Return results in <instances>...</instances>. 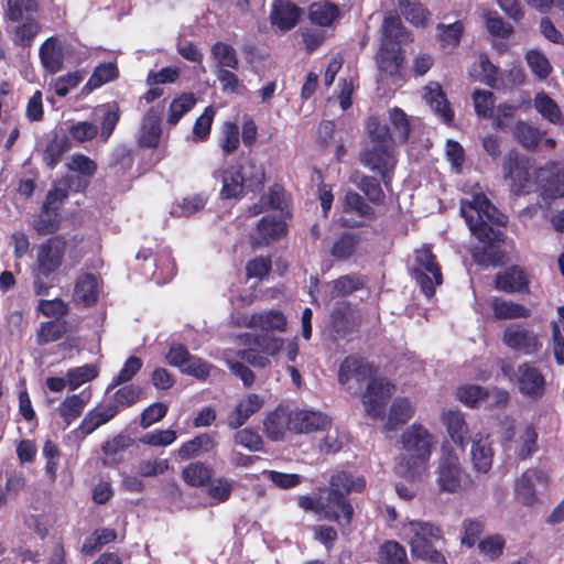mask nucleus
<instances>
[{
    "instance_id": "nucleus-1",
    "label": "nucleus",
    "mask_w": 564,
    "mask_h": 564,
    "mask_svg": "<svg viewBox=\"0 0 564 564\" xmlns=\"http://www.w3.org/2000/svg\"><path fill=\"white\" fill-rule=\"evenodd\" d=\"M400 442L403 453L398 459V473L411 480H423L429 475L435 436L422 424L414 423L402 432Z\"/></svg>"
},
{
    "instance_id": "nucleus-2",
    "label": "nucleus",
    "mask_w": 564,
    "mask_h": 564,
    "mask_svg": "<svg viewBox=\"0 0 564 564\" xmlns=\"http://www.w3.org/2000/svg\"><path fill=\"white\" fill-rule=\"evenodd\" d=\"M67 250V240L55 235L36 248L35 262L32 267V289L36 296H46L55 285L56 273L63 264Z\"/></svg>"
},
{
    "instance_id": "nucleus-3",
    "label": "nucleus",
    "mask_w": 564,
    "mask_h": 564,
    "mask_svg": "<svg viewBox=\"0 0 564 564\" xmlns=\"http://www.w3.org/2000/svg\"><path fill=\"white\" fill-rule=\"evenodd\" d=\"M460 214L479 241L492 245L500 240L501 232L494 226L506 225L507 217L484 194H475L470 200H462Z\"/></svg>"
},
{
    "instance_id": "nucleus-4",
    "label": "nucleus",
    "mask_w": 564,
    "mask_h": 564,
    "mask_svg": "<svg viewBox=\"0 0 564 564\" xmlns=\"http://www.w3.org/2000/svg\"><path fill=\"white\" fill-rule=\"evenodd\" d=\"M365 486L366 481L360 477L354 480L346 473L333 476L327 495H321V502L325 505V508H321V516L332 521H339L343 517L349 523L352 517V507L346 500L345 495L350 491H361Z\"/></svg>"
},
{
    "instance_id": "nucleus-5",
    "label": "nucleus",
    "mask_w": 564,
    "mask_h": 564,
    "mask_svg": "<svg viewBox=\"0 0 564 564\" xmlns=\"http://www.w3.org/2000/svg\"><path fill=\"white\" fill-rule=\"evenodd\" d=\"M401 533L413 556L435 564H446L442 553L433 545L434 541L442 539L440 528L431 522L413 520L402 525Z\"/></svg>"
},
{
    "instance_id": "nucleus-6",
    "label": "nucleus",
    "mask_w": 564,
    "mask_h": 564,
    "mask_svg": "<svg viewBox=\"0 0 564 564\" xmlns=\"http://www.w3.org/2000/svg\"><path fill=\"white\" fill-rule=\"evenodd\" d=\"M502 172L506 180L510 181V189L519 195L530 193L540 187L541 177L552 173L550 169H535L529 159L510 151L502 163Z\"/></svg>"
},
{
    "instance_id": "nucleus-7",
    "label": "nucleus",
    "mask_w": 564,
    "mask_h": 564,
    "mask_svg": "<svg viewBox=\"0 0 564 564\" xmlns=\"http://www.w3.org/2000/svg\"><path fill=\"white\" fill-rule=\"evenodd\" d=\"M435 474V481L441 492H459L468 482V475L460 464L459 456L448 443H444L441 447Z\"/></svg>"
},
{
    "instance_id": "nucleus-8",
    "label": "nucleus",
    "mask_w": 564,
    "mask_h": 564,
    "mask_svg": "<svg viewBox=\"0 0 564 564\" xmlns=\"http://www.w3.org/2000/svg\"><path fill=\"white\" fill-rule=\"evenodd\" d=\"M412 275L427 299L432 297L436 286L443 283L441 267L429 247L415 250Z\"/></svg>"
},
{
    "instance_id": "nucleus-9",
    "label": "nucleus",
    "mask_w": 564,
    "mask_h": 564,
    "mask_svg": "<svg viewBox=\"0 0 564 564\" xmlns=\"http://www.w3.org/2000/svg\"><path fill=\"white\" fill-rule=\"evenodd\" d=\"M360 162L373 172H378L384 184L390 182V172L394 169L397 159L393 145L371 144L360 152Z\"/></svg>"
},
{
    "instance_id": "nucleus-10",
    "label": "nucleus",
    "mask_w": 564,
    "mask_h": 564,
    "mask_svg": "<svg viewBox=\"0 0 564 564\" xmlns=\"http://www.w3.org/2000/svg\"><path fill=\"white\" fill-rule=\"evenodd\" d=\"M394 392V386L386 378H372L362 394V404L367 415L372 419L382 416L387 401Z\"/></svg>"
},
{
    "instance_id": "nucleus-11",
    "label": "nucleus",
    "mask_w": 564,
    "mask_h": 564,
    "mask_svg": "<svg viewBox=\"0 0 564 564\" xmlns=\"http://www.w3.org/2000/svg\"><path fill=\"white\" fill-rule=\"evenodd\" d=\"M375 369L362 358L349 356L344 359L338 371V381L350 391L357 389L366 380L373 378Z\"/></svg>"
},
{
    "instance_id": "nucleus-12",
    "label": "nucleus",
    "mask_w": 564,
    "mask_h": 564,
    "mask_svg": "<svg viewBox=\"0 0 564 564\" xmlns=\"http://www.w3.org/2000/svg\"><path fill=\"white\" fill-rule=\"evenodd\" d=\"M514 382L519 392L531 400H539L544 395L546 381L542 372L531 365H519L514 373Z\"/></svg>"
},
{
    "instance_id": "nucleus-13",
    "label": "nucleus",
    "mask_w": 564,
    "mask_h": 564,
    "mask_svg": "<svg viewBox=\"0 0 564 564\" xmlns=\"http://www.w3.org/2000/svg\"><path fill=\"white\" fill-rule=\"evenodd\" d=\"M502 343L507 347L520 350L525 355H533L541 348L538 335L520 324H510L503 329Z\"/></svg>"
},
{
    "instance_id": "nucleus-14",
    "label": "nucleus",
    "mask_w": 564,
    "mask_h": 564,
    "mask_svg": "<svg viewBox=\"0 0 564 564\" xmlns=\"http://www.w3.org/2000/svg\"><path fill=\"white\" fill-rule=\"evenodd\" d=\"M547 478L544 473L535 469L525 470L514 482L516 499L524 506H532L536 501V487L546 486Z\"/></svg>"
},
{
    "instance_id": "nucleus-15",
    "label": "nucleus",
    "mask_w": 564,
    "mask_h": 564,
    "mask_svg": "<svg viewBox=\"0 0 564 564\" xmlns=\"http://www.w3.org/2000/svg\"><path fill=\"white\" fill-rule=\"evenodd\" d=\"M332 420L318 411L294 410L291 432L296 434L326 431L330 427Z\"/></svg>"
},
{
    "instance_id": "nucleus-16",
    "label": "nucleus",
    "mask_w": 564,
    "mask_h": 564,
    "mask_svg": "<svg viewBox=\"0 0 564 564\" xmlns=\"http://www.w3.org/2000/svg\"><path fill=\"white\" fill-rule=\"evenodd\" d=\"M162 110L159 107H150L143 117L138 143L141 148L155 149L161 139Z\"/></svg>"
},
{
    "instance_id": "nucleus-17",
    "label": "nucleus",
    "mask_w": 564,
    "mask_h": 564,
    "mask_svg": "<svg viewBox=\"0 0 564 564\" xmlns=\"http://www.w3.org/2000/svg\"><path fill=\"white\" fill-rule=\"evenodd\" d=\"M118 413V405H112L111 403L97 405L85 414L76 431L82 437H86L98 427L115 419Z\"/></svg>"
},
{
    "instance_id": "nucleus-18",
    "label": "nucleus",
    "mask_w": 564,
    "mask_h": 564,
    "mask_svg": "<svg viewBox=\"0 0 564 564\" xmlns=\"http://www.w3.org/2000/svg\"><path fill=\"white\" fill-rule=\"evenodd\" d=\"M441 422L449 438L464 449L469 440V429L464 414L458 410H444L441 414Z\"/></svg>"
},
{
    "instance_id": "nucleus-19",
    "label": "nucleus",
    "mask_w": 564,
    "mask_h": 564,
    "mask_svg": "<svg viewBox=\"0 0 564 564\" xmlns=\"http://www.w3.org/2000/svg\"><path fill=\"white\" fill-rule=\"evenodd\" d=\"M223 187L220 197L223 199H240L243 196L246 177L242 164H234L221 172Z\"/></svg>"
},
{
    "instance_id": "nucleus-20",
    "label": "nucleus",
    "mask_w": 564,
    "mask_h": 564,
    "mask_svg": "<svg viewBox=\"0 0 564 564\" xmlns=\"http://www.w3.org/2000/svg\"><path fill=\"white\" fill-rule=\"evenodd\" d=\"M39 56L42 66L50 74H57L64 68L61 40L57 36H50L41 44Z\"/></svg>"
},
{
    "instance_id": "nucleus-21",
    "label": "nucleus",
    "mask_w": 564,
    "mask_h": 564,
    "mask_svg": "<svg viewBox=\"0 0 564 564\" xmlns=\"http://www.w3.org/2000/svg\"><path fill=\"white\" fill-rule=\"evenodd\" d=\"M285 232L286 225L281 218L276 216H265L257 226L256 237L252 243L257 247L267 246L281 238Z\"/></svg>"
},
{
    "instance_id": "nucleus-22",
    "label": "nucleus",
    "mask_w": 564,
    "mask_h": 564,
    "mask_svg": "<svg viewBox=\"0 0 564 564\" xmlns=\"http://www.w3.org/2000/svg\"><path fill=\"white\" fill-rule=\"evenodd\" d=\"M271 23L282 31L293 29L300 19V10L289 0H275L271 11Z\"/></svg>"
},
{
    "instance_id": "nucleus-23",
    "label": "nucleus",
    "mask_w": 564,
    "mask_h": 564,
    "mask_svg": "<svg viewBox=\"0 0 564 564\" xmlns=\"http://www.w3.org/2000/svg\"><path fill=\"white\" fill-rule=\"evenodd\" d=\"M291 425H293V411L284 408H278L271 412L263 422L267 435L273 441L282 440L285 432L291 431Z\"/></svg>"
},
{
    "instance_id": "nucleus-24",
    "label": "nucleus",
    "mask_w": 564,
    "mask_h": 564,
    "mask_svg": "<svg viewBox=\"0 0 564 564\" xmlns=\"http://www.w3.org/2000/svg\"><path fill=\"white\" fill-rule=\"evenodd\" d=\"M217 446L214 434L202 433L184 442L177 449L181 459L186 460L209 453Z\"/></svg>"
},
{
    "instance_id": "nucleus-25",
    "label": "nucleus",
    "mask_w": 564,
    "mask_h": 564,
    "mask_svg": "<svg viewBox=\"0 0 564 564\" xmlns=\"http://www.w3.org/2000/svg\"><path fill=\"white\" fill-rule=\"evenodd\" d=\"M528 283L525 272L518 267L508 268L496 275V288L507 293L525 291Z\"/></svg>"
},
{
    "instance_id": "nucleus-26",
    "label": "nucleus",
    "mask_w": 564,
    "mask_h": 564,
    "mask_svg": "<svg viewBox=\"0 0 564 564\" xmlns=\"http://www.w3.org/2000/svg\"><path fill=\"white\" fill-rule=\"evenodd\" d=\"M423 98L431 109L438 115L445 122L453 120V111L445 98L442 87L438 83H430L424 88Z\"/></svg>"
},
{
    "instance_id": "nucleus-27",
    "label": "nucleus",
    "mask_w": 564,
    "mask_h": 564,
    "mask_svg": "<svg viewBox=\"0 0 564 564\" xmlns=\"http://www.w3.org/2000/svg\"><path fill=\"white\" fill-rule=\"evenodd\" d=\"M494 453L488 442V436L477 433L473 438L471 462L474 468L480 473H487L492 465Z\"/></svg>"
},
{
    "instance_id": "nucleus-28",
    "label": "nucleus",
    "mask_w": 564,
    "mask_h": 564,
    "mask_svg": "<svg viewBox=\"0 0 564 564\" xmlns=\"http://www.w3.org/2000/svg\"><path fill=\"white\" fill-rule=\"evenodd\" d=\"M70 148L72 142L68 134L65 132H55L44 149L43 161L46 166L53 170L61 162L64 153Z\"/></svg>"
},
{
    "instance_id": "nucleus-29",
    "label": "nucleus",
    "mask_w": 564,
    "mask_h": 564,
    "mask_svg": "<svg viewBox=\"0 0 564 564\" xmlns=\"http://www.w3.org/2000/svg\"><path fill=\"white\" fill-rule=\"evenodd\" d=\"M74 296L86 307L95 305L99 296L97 278L93 273L79 275L75 282Z\"/></svg>"
},
{
    "instance_id": "nucleus-30",
    "label": "nucleus",
    "mask_w": 564,
    "mask_h": 564,
    "mask_svg": "<svg viewBox=\"0 0 564 564\" xmlns=\"http://www.w3.org/2000/svg\"><path fill=\"white\" fill-rule=\"evenodd\" d=\"M132 445V440L122 434L113 436L106 441L101 451L104 454L102 464L105 466H116L123 460V453Z\"/></svg>"
},
{
    "instance_id": "nucleus-31",
    "label": "nucleus",
    "mask_w": 564,
    "mask_h": 564,
    "mask_svg": "<svg viewBox=\"0 0 564 564\" xmlns=\"http://www.w3.org/2000/svg\"><path fill=\"white\" fill-rule=\"evenodd\" d=\"M214 476V468L204 462H192L182 469L183 480L191 487H204Z\"/></svg>"
},
{
    "instance_id": "nucleus-32",
    "label": "nucleus",
    "mask_w": 564,
    "mask_h": 564,
    "mask_svg": "<svg viewBox=\"0 0 564 564\" xmlns=\"http://www.w3.org/2000/svg\"><path fill=\"white\" fill-rule=\"evenodd\" d=\"M68 332V322L64 318H53L42 322L36 332V343L40 346L57 341Z\"/></svg>"
},
{
    "instance_id": "nucleus-33",
    "label": "nucleus",
    "mask_w": 564,
    "mask_h": 564,
    "mask_svg": "<svg viewBox=\"0 0 564 564\" xmlns=\"http://www.w3.org/2000/svg\"><path fill=\"white\" fill-rule=\"evenodd\" d=\"M535 110L549 122L555 126L564 124V116L558 105L546 93L540 91L535 95L534 100Z\"/></svg>"
},
{
    "instance_id": "nucleus-34",
    "label": "nucleus",
    "mask_w": 564,
    "mask_h": 564,
    "mask_svg": "<svg viewBox=\"0 0 564 564\" xmlns=\"http://www.w3.org/2000/svg\"><path fill=\"white\" fill-rule=\"evenodd\" d=\"M349 182L356 185L370 202L379 204L384 198V193L375 177L368 176L355 170L349 175Z\"/></svg>"
},
{
    "instance_id": "nucleus-35",
    "label": "nucleus",
    "mask_w": 564,
    "mask_h": 564,
    "mask_svg": "<svg viewBox=\"0 0 564 564\" xmlns=\"http://www.w3.org/2000/svg\"><path fill=\"white\" fill-rule=\"evenodd\" d=\"M89 398L90 393L85 397V392H82L80 394L68 395L59 404L58 412L66 425L72 424L82 415L86 404L89 401Z\"/></svg>"
},
{
    "instance_id": "nucleus-36",
    "label": "nucleus",
    "mask_w": 564,
    "mask_h": 564,
    "mask_svg": "<svg viewBox=\"0 0 564 564\" xmlns=\"http://www.w3.org/2000/svg\"><path fill=\"white\" fill-rule=\"evenodd\" d=\"M491 308L497 319L527 318L531 315V311L523 305L499 297L492 300Z\"/></svg>"
},
{
    "instance_id": "nucleus-37",
    "label": "nucleus",
    "mask_w": 564,
    "mask_h": 564,
    "mask_svg": "<svg viewBox=\"0 0 564 564\" xmlns=\"http://www.w3.org/2000/svg\"><path fill=\"white\" fill-rule=\"evenodd\" d=\"M119 77V69L116 63H100L97 65L85 85V89L93 91L102 85L113 82Z\"/></svg>"
},
{
    "instance_id": "nucleus-38",
    "label": "nucleus",
    "mask_w": 564,
    "mask_h": 564,
    "mask_svg": "<svg viewBox=\"0 0 564 564\" xmlns=\"http://www.w3.org/2000/svg\"><path fill=\"white\" fill-rule=\"evenodd\" d=\"M338 17V7L329 1L314 2L310 7V19L314 24L329 26Z\"/></svg>"
},
{
    "instance_id": "nucleus-39",
    "label": "nucleus",
    "mask_w": 564,
    "mask_h": 564,
    "mask_svg": "<svg viewBox=\"0 0 564 564\" xmlns=\"http://www.w3.org/2000/svg\"><path fill=\"white\" fill-rule=\"evenodd\" d=\"M196 102L197 99L193 93H182L170 104L166 122L170 126L177 124L181 118L195 107Z\"/></svg>"
},
{
    "instance_id": "nucleus-40",
    "label": "nucleus",
    "mask_w": 564,
    "mask_h": 564,
    "mask_svg": "<svg viewBox=\"0 0 564 564\" xmlns=\"http://www.w3.org/2000/svg\"><path fill=\"white\" fill-rule=\"evenodd\" d=\"M285 203V192L279 185H273L269 188L268 194L260 196L259 203H254L249 206V214H260L267 208L282 209Z\"/></svg>"
},
{
    "instance_id": "nucleus-41",
    "label": "nucleus",
    "mask_w": 564,
    "mask_h": 564,
    "mask_svg": "<svg viewBox=\"0 0 564 564\" xmlns=\"http://www.w3.org/2000/svg\"><path fill=\"white\" fill-rule=\"evenodd\" d=\"M414 414V405L408 398H397L393 400L389 416L388 427L393 430L399 424L406 423Z\"/></svg>"
},
{
    "instance_id": "nucleus-42",
    "label": "nucleus",
    "mask_w": 564,
    "mask_h": 564,
    "mask_svg": "<svg viewBox=\"0 0 564 564\" xmlns=\"http://www.w3.org/2000/svg\"><path fill=\"white\" fill-rule=\"evenodd\" d=\"M401 13L414 26H425L430 12L419 0H398Z\"/></svg>"
},
{
    "instance_id": "nucleus-43",
    "label": "nucleus",
    "mask_w": 564,
    "mask_h": 564,
    "mask_svg": "<svg viewBox=\"0 0 564 564\" xmlns=\"http://www.w3.org/2000/svg\"><path fill=\"white\" fill-rule=\"evenodd\" d=\"M61 215L41 207L40 213L34 216L32 227L41 236L53 235L59 229Z\"/></svg>"
},
{
    "instance_id": "nucleus-44",
    "label": "nucleus",
    "mask_w": 564,
    "mask_h": 564,
    "mask_svg": "<svg viewBox=\"0 0 564 564\" xmlns=\"http://www.w3.org/2000/svg\"><path fill=\"white\" fill-rule=\"evenodd\" d=\"M121 386L122 387L113 393V403H111L112 405H118L119 411L120 408H130L144 399V390L142 387L133 383H124Z\"/></svg>"
},
{
    "instance_id": "nucleus-45",
    "label": "nucleus",
    "mask_w": 564,
    "mask_h": 564,
    "mask_svg": "<svg viewBox=\"0 0 564 564\" xmlns=\"http://www.w3.org/2000/svg\"><path fill=\"white\" fill-rule=\"evenodd\" d=\"M543 169H550L552 173L541 177L540 187L552 197H564V167L550 164Z\"/></svg>"
},
{
    "instance_id": "nucleus-46",
    "label": "nucleus",
    "mask_w": 564,
    "mask_h": 564,
    "mask_svg": "<svg viewBox=\"0 0 564 564\" xmlns=\"http://www.w3.org/2000/svg\"><path fill=\"white\" fill-rule=\"evenodd\" d=\"M7 6L6 14L12 22L26 21L39 10V3L35 0H8Z\"/></svg>"
},
{
    "instance_id": "nucleus-47",
    "label": "nucleus",
    "mask_w": 564,
    "mask_h": 564,
    "mask_svg": "<svg viewBox=\"0 0 564 564\" xmlns=\"http://www.w3.org/2000/svg\"><path fill=\"white\" fill-rule=\"evenodd\" d=\"M117 539V531L112 528L97 529L87 538L83 544L82 551L86 555H93L104 545L113 542Z\"/></svg>"
},
{
    "instance_id": "nucleus-48",
    "label": "nucleus",
    "mask_w": 564,
    "mask_h": 564,
    "mask_svg": "<svg viewBox=\"0 0 564 564\" xmlns=\"http://www.w3.org/2000/svg\"><path fill=\"white\" fill-rule=\"evenodd\" d=\"M99 375V370L95 365H84L67 370L66 379L69 390H76L86 382H90Z\"/></svg>"
},
{
    "instance_id": "nucleus-49",
    "label": "nucleus",
    "mask_w": 564,
    "mask_h": 564,
    "mask_svg": "<svg viewBox=\"0 0 564 564\" xmlns=\"http://www.w3.org/2000/svg\"><path fill=\"white\" fill-rule=\"evenodd\" d=\"M218 143L225 155L235 153L240 145V132L238 124L231 121L224 122L220 129Z\"/></svg>"
},
{
    "instance_id": "nucleus-50",
    "label": "nucleus",
    "mask_w": 564,
    "mask_h": 564,
    "mask_svg": "<svg viewBox=\"0 0 564 564\" xmlns=\"http://www.w3.org/2000/svg\"><path fill=\"white\" fill-rule=\"evenodd\" d=\"M286 325L285 316L278 311H270L259 315H252L249 318L250 326H259L262 332L283 330Z\"/></svg>"
},
{
    "instance_id": "nucleus-51",
    "label": "nucleus",
    "mask_w": 564,
    "mask_h": 564,
    "mask_svg": "<svg viewBox=\"0 0 564 564\" xmlns=\"http://www.w3.org/2000/svg\"><path fill=\"white\" fill-rule=\"evenodd\" d=\"M557 317L552 322L553 352L556 362L564 365V306L556 310Z\"/></svg>"
},
{
    "instance_id": "nucleus-52",
    "label": "nucleus",
    "mask_w": 564,
    "mask_h": 564,
    "mask_svg": "<svg viewBox=\"0 0 564 564\" xmlns=\"http://www.w3.org/2000/svg\"><path fill=\"white\" fill-rule=\"evenodd\" d=\"M513 135L523 148L530 150L538 145L542 132L534 126L520 120L514 126Z\"/></svg>"
},
{
    "instance_id": "nucleus-53",
    "label": "nucleus",
    "mask_w": 564,
    "mask_h": 564,
    "mask_svg": "<svg viewBox=\"0 0 564 564\" xmlns=\"http://www.w3.org/2000/svg\"><path fill=\"white\" fill-rule=\"evenodd\" d=\"M142 360L137 356H130L123 364L120 371L112 377L107 388V392L121 384L130 382L142 368Z\"/></svg>"
},
{
    "instance_id": "nucleus-54",
    "label": "nucleus",
    "mask_w": 564,
    "mask_h": 564,
    "mask_svg": "<svg viewBox=\"0 0 564 564\" xmlns=\"http://www.w3.org/2000/svg\"><path fill=\"white\" fill-rule=\"evenodd\" d=\"M215 115V108L213 106H207L203 113L195 120L192 130V138L194 142H204L209 139Z\"/></svg>"
},
{
    "instance_id": "nucleus-55",
    "label": "nucleus",
    "mask_w": 564,
    "mask_h": 564,
    "mask_svg": "<svg viewBox=\"0 0 564 564\" xmlns=\"http://www.w3.org/2000/svg\"><path fill=\"white\" fill-rule=\"evenodd\" d=\"M382 29L386 37L393 42L404 43L410 41V34L403 28L397 13L390 12L384 17Z\"/></svg>"
},
{
    "instance_id": "nucleus-56",
    "label": "nucleus",
    "mask_w": 564,
    "mask_h": 564,
    "mask_svg": "<svg viewBox=\"0 0 564 564\" xmlns=\"http://www.w3.org/2000/svg\"><path fill=\"white\" fill-rule=\"evenodd\" d=\"M66 166L69 171L77 172L83 177L87 178L83 185V189L87 187L88 180L97 172V163L89 156L82 153L73 154Z\"/></svg>"
},
{
    "instance_id": "nucleus-57",
    "label": "nucleus",
    "mask_w": 564,
    "mask_h": 564,
    "mask_svg": "<svg viewBox=\"0 0 564 564\" xmlns=\"http://www.w3.org/2000/svg\"><path fill=\"white\" fill-rule=\"evenodd\" d=\"M42 454L45 458V475L51 482H54L57 478V469L61 459V451L58 446L51 440L45 441L42 449Z\"/></svg>"
},
{
    "instance_id": "nucleus-58",
    "label": "nucleus",
    "mask_w": 564,
    "mask_h": 564,
    "mask_svg": "<svg viewBox=\"0 0 564 564\" xmlns=\"http://www.w3.org/2000/svg\"><path fill=\"white\" fill-rule=\"evenodd\" d=\"M120 107L116 101L105 105L100 130V138L104 142L108 141L113 133L118 122L120 121Z\"/></svg>"
},
{
    "instance_id": "nucleus-59",
    "label": "nucleus",
    "mask_w": 564,
    "mask_h": 564,
    "mask_svg": "<svg viewBox=\"0 0 564 564\" xmlns=\"http://www.w3.org/2000/svg\"><path fill=\"white\" fill-rule=\"evenodd\" d=\"M40 30V23L34 18H28L14 29V43L22 47H30Z\"/></svg>"
},
{
    "instance_id": "nucleus-60",
    "label": "nucleus",
    "mask_w": 564,
    "mask_h": 564,
    "mask_svg": "<svg viewBox=\"0 0 564 564\" xmlns=\"http://www.w3.org/2000/svg\"><path fill=\"white\" fill-rule=\"evenodd\" d=\"M538 434L533 426L528 425L516 442V454L520 459L530 457L536 451Z\"/></svg>"
},
{
    "instance_id": "nucleus-61",
    "label": "nucleus",
    "mask_w": 564,
    "mask_h": 564,
    "mask_svg": "<svg viewBox=\"0 0 564 564\" xmlns=\"http://www.w3.org/2000/svg\"><path fill=\"white\" fill-rule=\"evenodd\" d=\"M506 540L500 534L488 535L478 542L480 554L488 560L495 561L499 558L503 552Z\"/></svg>"
},
{
    "instance_id": "nucleus-62",
    "label": "nucleus",
    "mask_w": 564,
    "mask_h": 564,
    "mask_svg": "<svg viewBox=\"0 0 564 564\" xmlns=\"http://www.w3.org/2000/svg\"><path fill=\"white\" fill-rule=\"evenodd\" d=\"M344 212L354 213L360 218H369L373 215V209L356 192H347L344 198Z\"/></svg>"
},
{
    "instance_id": "nucleus-63",
    "label": "nucleus",
    "mask_w": 564,
    "mask_h": 564,
    "mask_svg": "<svg viewBox=\"0 0 564 564\" xmlns=\"http://www.w3.org/2000/svg\"><path fill=\"white\" fill-rule=\"evenodd\" d=\"M68 137L77 143L94 140L98 134V127L90 121H78L68 127Z\"/></svg>"
},
{
    "instance_id": "nucleus-64",
    "label": "nucleus",
    "mask_w": 564,
    "mask_h": 564,
    "mask_svg": "<svg viewBox=\"0 0 564 564\" xmlns=\"http://www.w3.org/2000/svg\"><path fill=\"white\" fill-rule=\"evenodd\" d=\"M438 37L444 48H454L458 45L462 33V22H454L452 24H438L437 25Z\"/></svg>"
}]
</instances>
